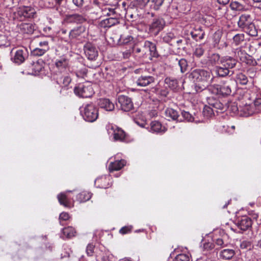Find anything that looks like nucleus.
<instances>
[{
  "mask_svg": "<svg viewBox=\"0 0 261 261\" xmlns=\"http://www.w3.org/2000/svg\"><path fill=\"white\" fill-rule=\"evenodd\" d=\"M256 113L258 110L255 109V106L251 105H245L240 106V115L243 117H248Z\"/></svg>",
  "mask_w": 261,
  "mask_h": 261,
  "instance_id": "nucleus-13",
  "label": "nucleus"
},
{
  "mask_svg": "<svg viewBox=\"0 0 261 261\" xmlns=\"http://www.w3.org/2000/svg\"><path fill=\"white\" fill-rule=\"evenodd\" d=\"M165 114L167 118L173 120H176L179 116L177 111L172 108H167L165 110Z\"/></svg>",
  "mask_w": 261,
  "mask_h": 261,
  "instance_id": "nucleus-32",
  "label": "nucleus"
},
{
  "mask_svg": "<svg viewBox=\"0 0 261 261\" xmlns=\"http://www.w3.org/2000/svg\"><path fill=\"white\" fill-rule=\"evenodd\" d=\"M92 194L87 191H83L79 193L77 196V200L80 202H84L89 200L91 197Z\"/></svg>",
  "mask_w": 261,
  "mask_h": 261,
  "instance_id": "nucleus-33",
  "label": "nucleus"
},
{
  "mask_svg": "<svg viewBox=\"0 0 261 261\" xmlns=\"http://www.w3.org/2000/svg\"><path fill=\"white\" fill-rule=\"evenodd\" d=\"M19 9L20 14L26 18L33 17L36 13L35 9L31 7L23 6L20 7Z\"/></svg>",
  "mask_w": 261,
  "mask_h": 261,
  "instance_id": "nucleus-24",
  "label": "nucleus"
},
{
  "mask_svg": "<svg viewBox=\"0 0 261 261\" xmlns=\"http://www.w3.org/2000/svg\"><path fill=\"white\" fill-rule=\"evenodd\" d=\"M245 40V35L243 33L237 34L232 38V44L238 46Z\"/></svg>",
  "mask_w": 261,
  "mask_h": 261,
  "instance_id": "nucleus-36",
  "label": "nucleus"
},
{
  "mask_svg": "<svg viewBox=\"0 0 261 261\" xmlns=\"http://www.w3.org/2000/svg\"><path fill=\"white\" fill-rule=\"evenodd\" d=\"M110 176L103 175L95 179V185L98 188L106 189L110 186Z\"/></svg>",
  "mask_w": 261,
  "mask_h": 261,
  "instance_id": "nucleus-15",
  "label": "nucleus"
},
{
  "mask_svg": "<svg viewBox=\"0 0 261 261\" xmlns=\"http://www.w3.org/2000/svg\"><path fill=\"white\" fill-rule=\"evenodd\" d=\"M155 91L158 94L163 97H166L168 94V91L166 88L159 90L158 88H155Z\"/></svg>",
  "mask_w": 261,
  "mask_h": 261,
  "instance_id": "nucleus-54",
  "label": "nucleus"
},
{
  "mask_svg": "<svg viewBox=\"0 0 261 261\" xmlns=\"http://www.w3.org/2000/svg\"><path fill=\"white\" fill-rule=\"evenodd\" d=\"M132 227L131 226H124L119 230V232L121 234H124L131 232Z\"/></svg>",
  "mask_w": 261,
  "mask_h": 261,
  "instance_id": "nucleus-57",
  "label": "nucleus"
},
{
  "mask_svg": "<svg viewBox=\"0 0 261 261\" xmlns=\"http://www.w3.org/2000/svg\"><path fill=\"white\" fill-rule=\"evenodd\" d=\"M148 3H150V0H135L133 2L134 5L140 9H142L145 7Z\"/></svg>",
  "mask_w": 261,
  "mask_h": 261,
  "instance_id": "nucleus-48",
  "label": "nucleus"
},
{
  "mask_svg": "<svg viewBox=\"0 0 261 261\" xmlns=\"http://www.w3.org/2000/svg\"><path fill=\"white\" fill-rule=\"evenodd\" d=\"M98 105L100 108L107 111H111L114 109V103L109 99L101 98L99 99Z\"/></svg>",
  "mask_w": 261,
  "mask_h": 261,
  "instance_id": "nucleus-19",
  "label": "nucleus"
},
{
  "mask_svg": "<svg viewBox=\"0 0 261 261\" xmlns=\"http://www.w3.org/2000/svg\"><path fill=\"white\" fill-rule=\"evenodd\" d=\"M204 51L203 45L199 44L195 47L193 52V56L197 58H200L203 55Z\"/></svg>",
  "mask_w": 261,
  "mask_h": 261,
  "instance_id": "nucleus-45",
  "label": "nucleus"
},
{
  "mask_svg": "<svg viewBox=\"0 0 261 261\" xmlns=\"http://www.w3.org/2000/svg\"><path fill=\"white\" fill-rule=\"evenodd\" d=\"M208 104L213 109L214 108L217 110H224L225 107V105L220 102V100L213 98L209 99Z\"/></svg>",
  "mask_w": 261,
  "mask_h": 261,
  "instance_id": "nucleus-31",
  "label": "nucleus"
},
{
  "mask_svg": "<svg viewBox=\"0 0 261 261\" xmlns=\"http://www.w3.org/2000/svg\"><path fill=\"white\" fill-rule=\"evenodd\" d=\"M86 31V27L83 25L74 28L70 32L69 38L71 39H79L81 38L85 37Z\"/></svg>",
  "mask_w": 261,
  "mask_h": 261,
  "instance_id": "nucleus-14",
  "label": "nucleus"
},
{
  "mask_svg": "<svg viewBox=\"0 0 261 261\" xmlns=\"http://www.w3.org/2000/svg\"><path fill=\"white\" fill-rule=\"evenodd\" d=\"M166 131V128L164 126H163L160 122L153 121L151 122L150 132L152 133H164Z\"/></svg>",
  "mask_w": 261,
  "mask_h": 261,
  "instance_id": "nucleus-25",
  "label": "nucleus"
},
{
  "mask_svg": "<svg viewBox=\"0 0 261 261\" xmlns=\"http://www.w3.org/2000/svg\"><path fill=\"white\" fill-rule=\"evenodd\" d=\"M252 22H251L250 16L249 15H242L239 18L238 22V25L239 28L242 29L243 30L246 29V27H248L249 24H250Z\"/></svg>",
  "mask_w": 261,
  "mask_h": 261,
  "instance_id": "nucleus-23",
  "label": "nucleus"
},
{
  "mask_svg": "<svg viewBox=\"0 0 261 261\" xmlns=\"http://www.w3.org/2000/svg\"><path fill=\"white\" fill-rule=\"evenodd\" d=\"M249 66H255L257 65V61L251 56L247 54L242 61Z\"/></svg>",
  "mask_w": 261,
  "mask_h": 261,
  "instance_id": "nucleus-41",
  "label": "nucleus"
},
{
  "mask_svg": "<svg viewBox=\"0 0 261 261\" xmlns=\"http://www.w3.org/2000/svg\"><path fill=\"white\" fill-rule=\"evenodd\" d=\"M236 80L237 82L243 85H246L248 82L247 76L242 72H239L236 75Z\"/></svg>",
  "mask_w": 261,
  "mask_h": 261,
  "instance_id": "nucleus-39",
  "label": "nucleus"
},
{
  "mask_svg": "<svg viewBox=\"0 0 261 261\" xmlns=\"http://www.w3.org/2000/svg\"><path fill=\"white\" fill-rule=\"evenodd\" d=\"M191 74L201 90L207 87L213 79L212 72L203 69L195 70Z\"/></svg>",
  "mask_w": 261,
  "mask_h": 261,
  "instance_id": "nucleus-1",
  "label": "nucleus"
},
{
  "mask_svg": "<svg viewBox=\"0 0 261 261\" xmlns=\"http://www.w3.org/2000/svg\"><path fill=\"white\" fill-rule=\"evenodd\" d=\"M202 114L204 117L208 119L214 116V110L211 106H205L203 108Z\"/></svg>",
  "mask_w": 261,
  "mask_h": 261,
  "instance_id": "nucleus-42",
  "label": "nucleus"
},
{
  "mask_svg": "<svg viewBox=\"0 0 261 261\" xmlns=\"http://www.w3.org/2000/svg\"><path fill=\"white\" fill-rule=\"evenodd\" d=\"M63 235L67 238H70L74 236L76 231L75 229L71 226L65 227L62 230Z\"/></svg>",
  "mask_w": 261,
  "mask_h": 261,
  "instance_id": "nucleus-37",
  "label": "nucleus"
},
{
  "mask_svg": "<svg viewBox=\"0 0 261 261\" xmlns=\"http://www.w3.org/2000/svg\"><path fill=\"white\" fill-rule=\"evenodd\" d=\"M69 219V214L66 212H62L59 216L60 220L66 221Z\"/></svg>",
  "mask_w": 261,
  "mask_h": 261,
  "instance_id": "nucleus-62",
  "label": "nucleus"
},
{
  "mask_svg": "<svg viewBox=\"0 0 261 261\" xmlns=\"http://www.w3.org/2000/svg\"><path fill=\"white\" fill-rule=\"evenodd\" d=\"M39 46H40V48H43L46 50V51L48 50L49 48L48 42L46 41L40 42Z\"/></svg>",
  "mask_w": 261,
  "mask_h": 261,
  "instance_id": "nucleus-61",
  "label": "nucleus"
},
{
  "mask_svg": "<svg viewBox=\"0 0 261 261\" xmlns=\"http://www.w3.org/2000/svg\"><path fill=\"white\" fill-rule=\"evenodd\" d=\"M215 244L218 246L220 247H224L227 246L228 244V243L227 241L224 240V238H220L217 239L215 241Z\"/></svg>",
  "mask_w": 261,
  "mask_h": 261,
  "instance_id": "nucleus-52",
  "label": "nucleus"
},
{
  "mask_svg": "<svg viewBox=\"0 0 261 261\" xmlns=\"http://www.w3.org/2000/svg\"><path fill=\"white\" fill-rule=\"evenodd\" d=\"M216 72L218 76L224 77L229 74V70L222 65V66L216 67Z\"/></svg>",
  "mask_w": 261,
  "mask_h": 261,
  "instance_id": "nucleus-40",
  "label": "nucleus"
},
{
  "mask_svg": "<svg viewBox=\"0 0 261 261\" xmlns=\"http://www.w3.org/2000/svg\"><path fill=\"white\" fill-rule=\"evenodd\" d=\"M84 50L85 56L89 60H95L98 57V50L91 43H86L84 46Z\"/></svg>",
  "mask_w": 261,
  "mask_h": 261,
  "instance_id": "nucleus-8",
  "label": "nucleus"
},
{
  "mask_svg": "<svg viewBox=\"0 0 261 261\" xmlns=\"http://www.w3.org/2000/svg\"><path fill=\"white\" fill-rule=\"evenodd\" d=\"M11 53L14 54L11 58L12 61L18 65L23 63L28 57V51L25 48H19L16 50L13 49Z\"/></svg>",
  "mask_w": 261,
  "mask_h": 261,
  "instance_id": "nucleus-7",
  "label": "nucleus"
},
{
  "mask_svg": "<svg viewBox=\"0 0 261 261\" xmlns=\"http://www.w3.org/2000/svg\"><path fill=\"white\" fill-rule=\"evenodd\" d=\"M47 51L43 48L37 47L31 51V54L34 56H41L43 55Z\"/></svg>",
  "mask_w": 261,
  "mask_h": 261,
  "instance_id": "nucleus-51",
  "label": "nucleus"
},
{
  "mask_svg": "<svg viewBox=\"0 0 261 261\" xmlns=\"http://www.w3.org/2000/svg\"><path fill=\"white\" fill-rule=\"evenodd\" d=\"M236 64V60L230 56H225L221 59V64L228 69L233 68Z\"/></svg>",
  "mask_w": 261,
  "mask_h": 261,
  "instance_id": "nucleus-18",
  "label": "nucleus"
},
{
  "mask_svg": "<svg viewBox=\"0 0 261 261\" xmlns=\"http://www.w3.org/2000/svg\"><path fill=\"white\" fill-rule=\"evenodd\" d=\"M103 13L108 16H111V15H114L115 13V11L114 9H112L111 8H105L102 10Z\"/></svg>",
  "mask_w": 261,
  "mask_h": 261,
  "instance_id": "nucleus-63",
  "label": "nucleus"
},
{
  "mask_svg": "<svg viewBox=\"0 0 261 261\" xmlns=\"http://www.w3.org/2000/svg\"><path fill=\"white\" fill-rule=\"evenodd\" d=\"M118 102L122 110L128 112L134 108L132 99L127 96L121 95L118 97Z\"/></svg>",
  "mask_w": 261,
  "mask_h": 261,
  "instance_id": "nucleus-11",
  "label": "nucleus"
},
{
  "mask_svg": "<svg viewBox=\"0 0 261 261\" xmlns=\"http://www.w3.org/2000/svg\"><path fill=\"white\" fill-rule=\"evenodd\" d=\"M165 82L166 84L172 90L176 89L178 87V82L176 79L166 78Z\"/></svg>",
  "mask_w": 261,
  "mask_h": 261,
  "instance_id": "nucleus-44",
  "label": "nucleus"
},
{
  "mask_svg": "<svg viewBox=\"0 0 261 261\" xmlns=\"http://www.w3.org/2000/svg\"><path fill=\"white\" fill-rule=\"evenodd\" d=\"M222 36V33L220 31H217L213 34L212 37V43L214 47H218Z\"/></svg>",
  "mask_w": 261,
  "mask_h": 261,
  "instance_id": "nucleus-38",
  "label": "nucleus"
},
{
  "mask_svg": "<svg viewBox=\"0 0 261 261\" xmlns=\"http://www.w3.org/2000/svg\"><path fill=\"white\" fill-rule=\"evenodd\" d=\"M252 105L255 106V109L258 110V112L259 111L260 108L261 107V98H256L254 101Z\"/></svg>",
  "mask_w": 261,
  "mask_h": 261,
  "instance_id": "nucleus-59",
  "label": "nucleus"
},
{
  "mask_svg": "<svg viewBox=\"0 0 261 261\" xmlns=\"http://www.w3.org/2000/svg\"><path fill=\"white\" fill-rule=\"evenodd\" d=\"M231 83L232 81L224 82L220 85L213 86V92L222 96L229 95L231 93Z\"/></svg>",
  "mask_w": 261,
  "mask_h": 261,
  "instance_id": "nucleus-5",
  "label": "nucleus"
},
{
  "mask_svg": "<svg viewBox=\"0 0 261 261\" xmlns=\"http://www.w3.org/2000/svg\"><path fill=\"white\" fill-rule=\"evenodd\" d=\"M126 162L124 160H116L114 162H112L109 165V170L110 172L119 170L126 165Z\"/></svg>",
  "mask_w": 261,
  "mask_h": 261,
  "instance_id": "nucleus-21",
  "label": "nucleus"
},
{
  "mask_svg": "<svg viewBox=\"0 0 261 261\" xmlns=\"http://www.w3.org/2000/svg\"><path fill=\"white\" fill-rule=\"evenodd\" d=\"M236 253L234 250L231 249H225L219 252V257L223 260L231 259L235 255Z\"/></svg>",
  "mask_w": 261,
  "mask_h": 261,
  "instance_id": "nucleus-26",
  "label": "nucleus"
},
{
  "mask_svg": "<svg viewBox=\"0 0 261 261\" xmlns=\"http://www.w3.org/2000/svg\"><path fill=\"white\" fill-rule=\"evenodd\" d=\"M234 57L237 58H239L242 62L248 54L244 50L239 47L234 49Z\"/></svg>",
  "mask_w": 261,
  "mask_h": 261,
  "instance_id": "nucleus-43",
  "label": "nucleus"
},
{
  "mask_svg": "<svg viewBox=\"0 0 261 261\" xmlns=\"http://www.w3.org/2000/svg\"><path fill=\"white\" fill-rule=\"evenodd\" d=\"M181 114L184 119L188 121L192 122L194 120V117L189 112L184 111L181 112Z\"/></svg>",
  "mask_w": 261,
  "mask_h": 261,
  "instance_id": "nucleus-53",
  "label": "nucleus"
},
{
  "mask_svg": "<svg viewBox=\"0 0 261 261\" xmlns=\"http://www.w3.org/2000/svg\"><path fill=\"white\" fill-rule=\"evenodd\" d=\"M67 19L69 22L77 23H82L86 21V19L82 15L78 14L69 15L67 16Z\"/></svg>",
  "mask_w": 261,
  "mask_h": 261,
  "instance_id": "nucleus-29",
  "label": "nucleus"
},
{
  "mask_svg": "<svg viewBox=\"0 0 261 261\" xmlns=\"http://www.w3.org/2000/svg\"><path fill=\"white\" fill-rule=\"evenodd\" d=\"M71 81V79L69 76H65L60 79H58L57 82L59 84H62L64 86L66 87L69 85Z\"/></svg>",
  "mask_w": 261,
  "mask_h": 261,
  "instance_id": "nucleus-50",
  "label": "nucleus"
},
{
  "mask_svg": "<svg viewBox=\"0 0 261 261\" xmlns=\"http://www.w3.org/2000/svg\"><path fill=\"white\" fill-rule=\"evenodd\" d=\"M43 65L42 62L39 61L33 62L31 66L33 74H38L43 69Z\"/></svg>",
  "mask_w": 261,
  "mask_h": 261,
  "instance_id": "nucleus-35",
  "label": "nucleus"
},
{
  "mask_svg": "<svg viewBox=\"0 0 261 261\" xmlns=\"http://www.w3.org/2000/svg\"><path fill=\"white\" fill-rule=\"evenodd\" d=\"M55 65L59 71L65 72L68 69L69 60L65 56H63L55 61Z\"/></svg>",
  "mask_w": 261,
  "mask_h": 261,
  "instance_id": "nucleus-12",
  "label": "nucleus"
},
{
  "mask_svg": "<svg viewBox=\"0 0 261 261\" xmlns=\"http://www.w3.org/2000/svg\"><path fill=\"white\" fill-rule=\"evenodd\" d=\"M106 129L109 135L112 137L115 141L125 142L126 141V135L124 131L117 125L108 123Z\"/></svg>",
  "mask_w": 261,
  "mask_h": 261,
  "instance_id": "nucleus-2",
  "label": "nucleus"
},
{
  "mask_svg": "<svg viewBox=\"0 0 261 261\" xmlns=\"http://www.w3.org/2000/svg\"><path fill=\"white\" fill-rule=\"evenodd\" d=\"M164 0H150V2L154 3L153 8L155 10L159 9L163 4Z\"/></svg>",
  "mask_w": 261,
  "mask_h": 261,
  "instance_id": "nucleus-56",
  "label": "nucleus"
},
{
  "mask_svg": "<svg viewBox=\"0 0 261 261\" xmlns=\"http://www.w3.org/2000/svg\"><path fill=\"white\" fill-rule=\"evenodd\" d=\"M74 92L76 95L83 98L90 97L94 93L91 85H86L83 84L76 86L74 89Z\"/></svg>",
  "mask_w": 261,
  "mask_h": 261,
  "instance_id": "nucleus-6",
  "label": "nucleus"
},
{
  "mask_svg": "<svg viewBox=\"0 0 261 261\" xmlns=\"http://www.w3.org/2000/svg\"><path fill=\"white\" fill-rule=\"evenodd\" d=\"M58 199L61 205L67 207H71L73 206V203L66 194V193H61L59 194L58 195Z\"/></svg>",
  "mask_w": 261,
  "mask_h": 261,
  "instance_id": "nucleus-22",
  "label": "nucleus"
},
{
  "mask_svg": "<svg viewBox=\"0 0 261 261\" xmlns=\"http://www.w3.org/2000/svg\"><path fill=\"white\" fill-rule=\"evenodd\" d=\"M95 246L92 244H89L87 246L86 253L88 256H92L94 253Z\"/></svg>",
  "mask_w": 261,
  "mask_h": 261,
  "instance_id": "nucleus-55",
  "label": "nucleus"
},
{
  "mask_svg": "<svg viewBox=\"0 0 261 261\" xmlns=\"http://www.w3.org/2000/svg\"><path fill=\"white\" fill-rule=\"evenodd\" d=\"M178 64L180 67V70L181 73L185 72L188 67V63L186 59H180L178 60Z\"/></svg>",
  "mask_w": 261,
  "mask_h": 261,
  "instance_id": "nucleus-47",
  "label": "nucleus"
},
{
  "mask_svg": "<svg viewBox=\"0 0 261 261\" xmlns=\"http://www.w3.org/2000/svg\"><path fill=\"white\" fill-rule=\"evenodd\" d=\"M165 25V21L164 19L161 17L155 18L149 25V30L154 34L157 35L163 29Z\"/></svg>",
  "mask_w": 261,
  "mask_h": 261,
  "instance_id": "nucleus-9",
  "label": "nucleus"
},
{
  "mask_svg": "<svg viewBox=\"0 0 261 261\" xmlns=\"http://www.w3.org/2000/svg\"><path fill=\"white\" fill-rule=\"evenodd\" d=\"M81 113L83 118L90 122L95 121L98 116V110L92 103L86 105L81 109Z\"/></svg>",
  "mask_w": 261,
  "mask_h": 261,
  "instance_id": "nucleus-3",
  "label": "nucleus"
},
{
  "mask_svg": "<svg viewBox=\"0 0 261 261\" xmlns=\"http://www.w3.org/2000/svg\"><path fill=\"white\" fill-rule=\"evenodd\" d=\"M175 38V36L174 34L171 32L166 33L163 36V41L167 43H170Z\"/></svg>",
  "mask_w": 261,
  "mask_h": 261,
  "instance_id": "nucleus-49",
  "label": "nucleus"
},
{
  "mask_svg": "<svg viewBox=\"0 0 261 261\" xmlns=\"http://www.w3.org/2000/svg\"><path fill=\"white\" fill-rule=\"evenodd\" d=\"M193 39L197 42L202 40L205 36V32L204 27L200 25H196L193 27L190 32Z\"/></svg>",
  "mask_w": 261,
  "mask_h": 261,
  "instance_id": "nucleus-10",
  "label": "nucleus"
},
{
  "mask_svg": "<svg viewBox=\"0 0 261 261\" xmlns=\"http://www.w3.org/2000/svg\"><path fill=\"white\" fill-rule=\"evenodd\" d=\"M252 224V221L250 218L243 216L238 221L237 226L240 229L245 231L250 228Z\"/></svg>",
  "mask_w": 261,
  "mask_h": 261,
  "instance_id": "nucleus-16",
  "label": "nucleus"
},
{
  "mask_svg": "<svg viewBox=\"0 0 261 261\" xmlns=\"http://www.w3.org/2000/svg\"><path fill=\"white\" fill-rule=\"evenodd\" d=\"M19 28L22 33L32 34L35 30V25L32 23H21Z\"/></svg>",
  "mask_w": 261,
  "mask_h": 261,
  "instance_id": "nucleus-20",
  "label": "nucleus"
},
{
  "mask_svg": "<svg viewBox=\"0 0 261 261\" xmlns=\"http://www.w3.org/2000/svg\"><path fill=\"white\" fill-rule=\"evenodd\" d=\"M119 23V19L115 17H110L102 20L100 25L103 28H110Z\"/></svg>",
  "mask_w": 261,
  "mask_h": 261,
  "instance_id": "nucleus-27",
  "label": "nucleus"
},
{
  "mask_svg": "<svg viewBox=\"0 0 261 261\" xmlns=\"http://www.w3.org/2000/svg\"><path fill=\"white\" fill-rule=\"evenodd\" d=\"M174 261H191V258L189 254L182 253L176 255Z\"/></svg>",
  "mask_w": 261,
  "mask_h": 261,
  "instance_id": "nucleus-46",
  "label": "nucleus"
},
{
  "mask_svg": "<svg viewBox=\"0 0 261 261\" xmlns=\"http://www.w3.org/2000/svg\"><path fill=\"white\" fill-rule=\"evenodd\" d=\"M244 31L250 36L253 37L257 36L258 33L257 29L253 23L249 24Z\"/></svg>",
  "mask_w": 261,
  "mask_h": 261,
  "instance_id": "nucleus-34",
  "label": "nucleus"
},
{
  "mask_svg": "<svg viewBox=\"0 0 261 261\" xmlns=\"http://www.w3.org/2000/svg\"><path fill=\"white\" fill-rule=\"evenodd\" d=\"M7 38L5 35L0 34V46L6 45Z\"/></svg>",
  "mask_w": 261,
  "mask_h": 261,
  "instance_id": "nucleus-64",
  "label": "nucleus"
},
{
  "mask_svg": "<svg viewBox=\"0 0 261 261\" xmlns=\"http://www.w3.org/2000/svg\"><path fill=\"white\" fill-rule=\"evenodd\" d=\"M208 60L206 63V65L214 66L216 64H221V58L218 54L214 53L208 56Z\"/></svg>",
  "mask_w": 261,
  "mask_h": 261,
  "instance_id": "nucleus-28",
  "label": "nucleus"
},
{
  "mask_svg": "<svg viewBox=\"0 0 261 261\" xmlns=\"http://www.w3.org/2000/svg\"><path fill=\"white\" fill-rule=\"evenodd\" d=\"M154 82V77L150 75H142L138 79L136 83L139 86L145 87Z\"/></svg>",
  "mask_w": 261,
  "mask_h": 261,
  "instance_id": "nucleus-17",
  "label": "nucleus"
},
{
  "mask_svg": "<svg viewBox=\"0 0 261 261\" xmlns=\"http://www.w3.org/2000/svg\"><path fill=\"white\" fill-rule=\"evenodd\" d=\"M230 109L234 114L238 113L240 115V108H239L235 103H232L230 106Z\"/></svg>",
  "mask_w": 261,
  "mask_h": 261,
  "instance_id": "nucleus-60",
  "label": "nucleus"
},
{
  "mask_svg": "<svg viewBox=\"0 0 261 261\" xmlns=\"http://www.w3.org/2000/svg\"><path fill=\"white\" fill-rule=\"evenodd\" d=\"M142 47V57L144 58L152 60L153 57H158L155 45L149 41H145Z\"/></svg>",
  "mask_w": 261,
  "mask_h": 261,
  "instance_id": "nucleus-4",
  "label": "nucleus"
},
{
  "mask_svg": "<svg viewBox=\"0 0 261 261\" xmlns=\"http://www.w3.org/2000/svg\"><path fill=\"white\" fill-rule=\"evenodd\" d=\"M120 40L122 41L123 43L126 44L131 41L133 40V37L130 35H127L126 37H125L123 35L120 36Z\"/></svg>",
  "mask_w": 261,
  "mask_h": 261,
  "instance_id": "nucleus-58",
  "label": "nucleus"
},
{
  "mask_svg": "<svg viewBox=\"0 0 261 261\" xmlns=\"http://www.w3.org/2000/svg\"><path fill=\"white\" fill-rule=\"evenodd\" d=\"M231 9L236 11H246L248 9V6L238 1H232L230 5Z\"/></svg>",
  "mask_w": 261,
  "mask_h": 261,
  "instance_id": "nucleus-30",
  "label": "nucleus"
}]
</instances>
